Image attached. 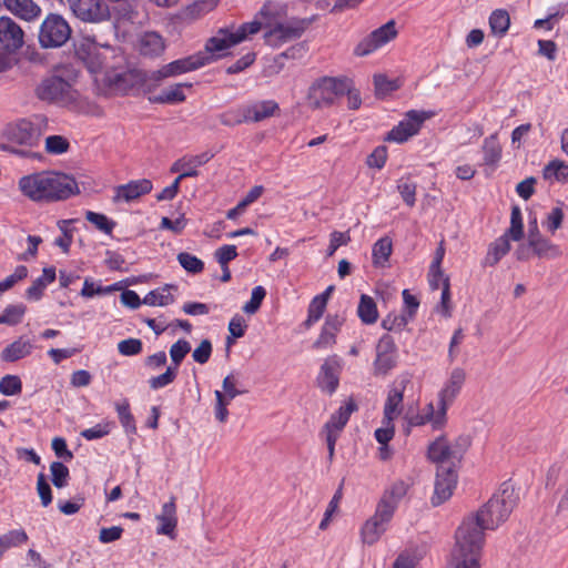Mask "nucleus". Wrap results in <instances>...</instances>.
I'll return each mask as SVG.
<instances>
[{"label":"nucleus","instance_id":"nucleus-1","mask_svg":"<svg viewBox=\"0 0 568 568\" xmlns=\"http://www.w3.org/2000/svg\"><path fill=\"white\" fill-rule=\"evenodd\" d=\"M518 501L519 494L515 486L506 480L475 515L466 517L455 534L456 545L452 551L450 568H479L484 531L495 530L505 523Z\"/></svg>","mask_w":568,"mask_h":568},{"label":"nucleus","instance_id":"nucleus-2","mask_svg":"<svg viewBox=\"0 0 568 568\" xmlns=\"http://www.w3.org/2000/svg\"><path fill=\"white\" fill-rule=\"evenodd\" d=\"M19 190L37 203H52L70 199L80 193L77 180L69 174L42 171L20 178Z\"/></svg>","mask_w":568,"mask_h":568},{"label":"nucleus","instance_id":"nucleus-3","mask_svg":"<svg viewBox=\"0 0 568 568\" xmlns=\"http://www.w3.org/2000/svg\"><path fill=\"white\" fill-rule=\"evenodd\" d=\"M1 138L8 143L0 144V150L21 156L31 155L38 159L41 158L38 153L26 152L13 148V145L33 148L39 144L41 130L31 120L23 118L8 123L2 130Z\"/></svg>","mask_w":568,"mask_h":568},{"label":"nucleus","instance_id":"nucleus-4","mask_svg":"<svg viewBox=\"0 0 568 568\" xmlns=\"http://www.w3.org/2000/svg\"><path fill=\"white\" fill-rule=\"evenodd\" d=\"M104 83L110 88H115L124 93L132 90H141L144 93H151L159 84L153 82L152 71L141 69H126L124 71H108L103 77Z\"/></svg>","mask_w":568,"mask_h":568},{"label":"nucleus","instance_id":"nucleus-5","mask_svg":"<svg viewBox=\"0 0 568 568\" xmlns=\"http://www.w3.org/2000/svg\"><path fill=\"white\" fill-rule=\"evenodd\" d=\"M346 77H322L310 88L308 99L313 109L332 106L345 94Z\"/></svg>","mask_w":568,"mask_h":568},{"label":"nucleus","instance_id":"nucleus-6","mask_svg":"<svg viewBox=\"0 0 568 568\" xmlns=\"http://www.w3.org/2000/svg\"><path fill=\"white\" fill-rule=\"evenodd\" d=\"M71 36V28L64 18L57 13H50L41 23L39 42L42 48H59Z\"/></svg>","mask_w":568,"mask_h":568},{"label":"nucleus","instance_id":"nucleus-7","mask_svg":"<svg viewBox=\"0 0 568 568\" xmlns=\"http://www.w3.org/2000/svg\"><path fill=\"white\" fill-rule=\"evenodd\" d=\"M398 347L392 335L383 334L375 346V359L373 362V375L385 377L398 365Z\"/></svg>","mask_w":568,"mask_h":568},{"label":"nucleus","instance_id":"nucleus-8","mask_svg":"<svg viewBox=\"0 0 568 568\" xmlns=\"http://www.w3.org/2000/svg\"><path fill=\"white\" fill-rule=\"evenodd\" d=\"M77 57L83 61L90 73H104L113 71L109 59L114 57V50L106 45L103 49L95 43L81 44L75 49Z\"/></svg>","mask_w":568,"mask_h":568},{"label":"nucleus","instance_id":"nucleus-9","mask_svg":"<svg viewBox=\"0 0 568 568\" xmlns=\"http://www.w3.org/2000/svg\"><path fill=\"white\" fill-rule=\"evenodd\" d=\"M36 94L41 101L57 104H67L75 99L70 82L59 75L42 80L36 89Z\"/></svg>","mask_w":568,"mask_h":568},{"label":"nucleus","instance_id":"nucleus-10","mask_svg":"<svg viewBox=\"0 0 568 568\" xmlns=\"http://www.w3.org/2000/svg\"><path fill=\"white\" fill-rule=\"evenodd\" d=\"M434 115V112L432 111H417V110H410L408 111L404 119L400 120L393 129L387 132L386 136L384 138L387 142H396V143H404L409 138L416 135L423 123L430 119Z\"/></svg>","mask_w":568,"mask_h":568},{"label":"nucleus","instance_id":"nucleus-11","mask_svg":"<svg viewBox=\"0 0 568 568\" xmlns=\"http://www.w3.org/2000/svg\"><path fill=\"white\" fill-rule=\"evenodd\" d=\"M466 381V373L460 367H455L445 386L438 394V409L437 419L435 427H444L446 425V414L448 405L454 402L457 395L460 393L463 385Z\"/></svg>","mask_w":568,"mask_h":568},{"label":"nucleus","instance_id":"nucleus-12","mask_svg":"<svg viewBox=\"0 0 568 568\" xmlns=\"http://www.w3.org/2000/svg\"><path fill=\"white\" fill-rule=\"evenodd\" d=\"M211 58L204 54H191L164 64L161 69L152 71L153 82L160 84L164 79L178 77L186 72L195 71L210 64Z\"/></svg>","mask_w":568,"mask_h":568},{"label":"nucleus","instance_id":"nucleus-13","mask_svg":"<svg viewBox=\"0 0 568 568\" xmlns=\"http://www.w3.org/2000/svg\"><path fill=\"white\" fill-rule=\"evenodd\" d=\"M310 23L311 20L300 18H292L286 22L282 21L280 24H276L273 30H267L264 33L265 42L268 45L277 48L285 42L300 39Z\"/></svg>","mask_w":568,"mask_h":568},{"label":"nucleus","instance_id":"nucleus-14","mask_svg":"<svg viewBox=\"0 0 568 568\" xmlns=\"http://www.w3.org/2000/svg\"><path fill=\"white\" fill-rule=\"evenodd\" d=\"M458 474L455 465H437L434 494L430 497V504L438 507L447 501L457 486Z\"/></svg>","mask_w":568,"mask_h":568},{"label":"nucleus","instance_id":"nucleus-15","mask_svg":"<svg viewBox=\"0 0 568 568\" xmlns=\"http://www.w3.org/2000/svg\"><path fill=\"white\" fill-rule=\"evenodd\" d=\"M343 369V361L338 355L328 356L320 367L316 376L317 387L332 396L339 386V377Z\"/></svg>","mask_w":568,"mask_h":568},{"label":"nucleus","instance_id":"nucleus-16","mask_svg":"<svg viewBox=\"0 0 568 568\" xmlns=\"http://www.w3.org/2000/svg\"><path fill=\"white\" fill-rule=\"evenodd\" d=\"M73 14L84 22H101L110 18L109 6L103 0H68Z\"/></svg>","mask_w":568,"mask_h":568},{"label":"nucleus","instance_id":"nucleus-17","mask_svg":"<svg viewBox=\"0 0 568 568\" xmlns=\"http://www.w3.org/2000/svg\"><path fill=\"white\" fill-rule=\"evenodd\" d=\"M397 34L395 21L389 20L385 24L372 31L365 37L354 49L357 57H365L373 53L378 48L383 47Z\"/></svg>","mask_w":568,"mask_h":568},{"label":"nucleus","instance_id":"nucleus-18","mask_svg":"<svg viewBox=\"0 0 568 568\" xmlns=\"http://www.w3.org/2000/svg\"><path fill=\"white\" fill-rule=\"evenodd\" d=\"M409 484L403 479H397L389 487H387L376 508H378V516L384 518H393L399 503L407 495Z\"/></svg>","mask_w":568,"mask_h":568},{"label":"nucleus","instance_id":"nucleus-19","mask_svg":"<svg viewBox=\"0 0 568 568\" xmlns=\"http://www.w3.org/2000/svg\"><path fill=\"white\" fill-rule=\"evenodd\" d=\"M23 31L21 27L9 17L0 18V53H6L10 57L11 53L22 48Z\"/></svg>","mask_w":568,"mask_h":568},{"label":"nucleus","instance_id":"nucleus-20","mask_svg":"<svg viewBox=\"0 0 568 568\" xmlns=\"http://www.w3.org/2000/svg\"><path fill=\"white\" fill-rule=\"evenodd\" d=\"M234 45L236 44L233 43L231 28L224 27L220 28L215 36L205 41L204 50L199 51L197 54H204V57L211 58L210 63H212L227 57L230 54L227 50Z\"/></svg>","mask_w":568,"mask_h":568},{"label":"nucleus","instance_id":"nucleus-21","mask_svg":"<svg viewBox=\"0 0 568 568\" xmlns=\"http://www.w3.org/2000/svg\"><path fill=\"white\" fill-rule=\"evenodd\" d=\"M410 382L408 374L400 375L393 387L389 388L384 405V419L392 422L402 412V404L406 385Z\"/></svg>","mask_w":568,"mask_h":568},{"label":"nucleus","instance_id":"nucleus-22","mask_svg":"<svg viewBox=\"0 0 568 568\" xmlns=\"http://www.w3.org/2000/svg\"><path fill=\"white\" fill-rule=\"evenodd\" d=\"M153 189V184L149 179L132 180L126 184L116 186L114 202L123 200L131 202L139 199L142 195L149 194Z\"/></svg>","mask_w":568,"mask_h":568},{"label":"nucleus","instance_id":"nucleus-23","mask_svg":"<svg viewBox=\"0 0 568 568\" xmlns=\"http://www.w3.org/2000/svg\"><path fill=\"white\" fill-rule=\"evenodd\" d=\"M392 518H384L378 516V508L375 514L368 518L361 529V536L364 544L374 545L378 541L381 536L387 530V526Z\"/></svg>","mask_w":568,"mask_h":568},{"label":"nucleus","instance_id":"nucleus-24","mask_svg":"<svg viewBox=\"0 0 568 568\" xmlns=\"http://www.w3.org/2000/svg\"><path fill=\"white\" fill-rule=\"evenodd\" d=\"M155 519L159 521L156 534L173 538L178 525L176 505L174 497H171L168 503L163 504L161 513L155 516Z\"/></svg>","mask_w":568,"mask_h":568},{"label":"nucleus","instance_id":"nucleus-25","mask_svg":"<svg viewBox=\"0 0 568 568\" xmlns=\"http://www.w3.org/2000/svg\"><path fill=\"white\" fill-rule=\"evenodd\" d=\"M220 0H196L183 7L176 14L175 19L181 22L194 21L209 12L213 11Z\"/></svg>","mask_w":568,"mask_h":568},{"label":"nucleus","instance_id":"nucleus-26","mask_svg":"<svg viewBox=\"0 0 568 568\" xmlns=\"http://www.w3.org/2000/svg\"><path fill=\"white\" fill-rule=\"evenodd\" d=\"M248 123L261 122L275 115L280 111V105L274 100H262L244 104Z\"/></svg>","mask_w":568,"mask_h":568},{"label":"nucleus","instance_id":"nucleus-27","mask_svg":"<svg viewBox=\"0 0 568 568\" xmlns=\"http://www.w3.org/2000/svg\"><path fill=\"white\" fill-rule=\"evenodd\" d=\"M358 409L356 402L351 397L342 405L324 425L326 433L333 432L338 434L348 423L351 415Z\"/></svg>","mask_w":568,"mask_h":568},{"label":"nucleus","instance_id":"nucleus-28","mask_svg":"<svg viewBox=\"0 0 568 568\" xmlns=\"http://www.w3.org/2000/svg\"><path fill=\"white\" fill-rule=\"evenodd\" d=\"M285 12L286 6L267 1L260 9L257 14L255 16V19H257L258 22L262 23V28L273 30V28H275L276 24H280L282 22Z\"/></svg>","mask_w":568,"mask_h":568},{"label":"nucleus","instance_id":"nucleus-29","mask_svg":"<svg viewBox=\"0 0 568 568\" xmlns=\"http://www.w3.org/2000/svg\"><path fill=\"white\" fill-rule=\"evenodd\" d=\"M33 348L30 339L20 336L1 351L0 358L6 363H14L31 355Z\"/></svg>","mask_w":568,"mask_h":568},{"label":"nucleus","instance_id":"nucleus-30","mask_svg":"<svg viewBox=\"0 0 568 568\" xmlns=\"http://www.w3.org/2000/svg\"><path fill=\"white\" fill-rule=\"evenodd\" d=\"M184 88H192V83H175L166 89H163L160 94L150 95L148 100L153 104H179L186 100V95L183 92Z\"/></svg>","mask_w":568,"mask_h":568},{"label":"nucleus","instance_id":"nucleus-31","mask_svg":"<svg viewBox=\"0 0 568 568\" xmlns=\"http://www.w3.org/2000/svg\"><path fill=\"white\" fill-rule=\"evenodd\" d=\"M4 7L16 17L31 21L40 17L41 8L33 0H2Z\"/></svg>","mask_w":568,"mask_h":568},{"label":"nucleus","instance_id":"nucleus-32","mask_svg":"<svg viewBox=\"0 0 568 568\" xmlns=\"http://www.w3.org/2000/svg\"><path fill=\"white\" fill-rule=\"evenodd\" d=\"M164 50V40L158 32H144L139 39V52L143 57L155 58L161 55Z\"/></svg>","mask_w":568,"mask_h":568},{"label":"nucleus","instance_id":"nucleus-33","mask_svg":"<svg viewBox=\"0 0 568 568\" xmlns=\"http://www.w3.org/2000/svg\"><path fill=\"white\" fill-rule=\"evenodd\" d=\"M452 447L447 444L446 437L440 435L428 445L427 458L438 465H445V462L453 458Z\"/></svg>","mask_w":568,"mask_h":568},{"label":"nucleus","instance_id":"nucleus-34","mask_svg":"<svg viewBox=\"0 0 568 568\" xmlns=\"http://www.w3.org/2000/svg\"><path fill=\"white\" fill-rule=\"evenodd\" d=\"M528 241L529 245L532 246L534 255L539 258L552 260L561 254L559 246L542 235Z\"/></svg>","mask_w":568,"mask_h":568},{"label":"nucleus","instance_id":"nucleus-35","mask_svg":"<svg viewBox=\"0 0 568 568\" xmlns=\"http://www.w3.org/2000/svg\"><path fill=\"white\" fill-rule=\"evenodd\" d=\"M114 409L118 414L119 422L123 427V430L126 435H136V422L131 413V406L128 398H123L120 402L114 403Z\"/></svg>","mask_w":568,"mask_h":568},{"label":"nucleus","instance_id":"nucleus-36","mask_svg":"<svg viewBox=\"0 0 568 568\" xmlns=\"http://www.w3.org/2000/svg\"><path fill=\"white\" fill-rule=\"evenodd\" d=\"M213 156L211 152H203L190 158L183 156L172 164L170 172L182 173L184 170H197L199 166L206 164Z\"/></svg>","mask_w":568,"mask_h":568},{"label":"nucleus","instance_id":"nucleus-37","mask_svg":"<svg viewBox=\"0 0 568 568\" xmlns=\"http://www.w3.org/2000/svg\"><path fill=\"white\" fill-rule=\"evenodd\" d=\"M509 240L507 235L503 234L489 245L485 257V265H496L510 251Z\"/></svg>","mask_w":568,"mask_h":568},{"label":"nucleus","instance_id":"nucleus-38","mask_svg":"<svg viewBox=\"0 0 568 568\" xmlns=\"http://www.w3.org/2000/svg\"><path fill=\"white\" fill-rule=\"evenodd\" d=\"M393 252V241L389 236L378 239L372 248V260L374 266H385Z\"/></svg>","mask_w":568,"mask_h":568},{"label":"nucleus","instance_id":"nucleus-39","mask_svg":"<svg viewBox=\"0 0 568 568\" xmlns=\"http://www.w3.org/2000/svg\"><path fill=\"white\" fill-rule=\"evenodd\" d=\"M357 315L359 320L366 324H374L378 318L377 305L373 297L367 294H362L357 307Z\"/></svg>","mask_w":568,"mask_h":568},{"label":"nucleus","instance_id":"nucleus-40","mask_svg":"<svg viewBox=\"0 0 568 568\" xmlns=\"http://www.w3.org/2000/svg\"><path fill=\"white\" fill-rule=\"evenodd\" d=\"M484 163L489 166H496L501 159V146L497 134L487 136L483 142Z\"/></svg>","mask_w":568,"mask_h":568},{"label":"nucleus","instance_id":"nucleus-41","mask_svg":"<svg viewBox=\"0 0 568 568\" xmlns=\"http://www.w3.org/2000/svg\"><path fill=\"white\" fill-rule=\"evenodd\" d=\"M170 288H176L174 284H165L162 288L150 291L143 298V304L149 306H168L174 302L171 293L164 294Z\"/></svg>","mask_w":568,"mask_h":568},{"label":"nucleus","instance_id":"nucleus-42","mask_svg":"<svg viewBox=\"0 0 568 568\" xmlns=\"http://www.w3.org/2000/svg\"><path fill=\"white\" fill-rule=\"evenodd\" d=\"M510 26V18L505 9H496L490 13L489 27L493 34L504 37Z\"/></svg>","mask_w":568,"mask_h":568},{"label":"nucleus","instance_id":"nucleus-43","mask_svg":"<svg viewBox=\"0 0 568 568\" xmlns=\"http://www.w3.org/2000/svg\"><path fill=\"white\" fill-rule=\"evenodd\" d=\"M374 87L375 95L378 99H385L400 88V82L397 79H388L385 74H375Z\"/></svg>","mask_w":568,"mask_h":568},{"label":"nucleus","instance_id":"nucleus-44","mask_svg":"<svg viewBox=\"0 0 568 568\" xmlns=\"http://www.w3.org/2000/svg\"><path fill=\"white\" fill-rule=\"evenodd\" d=\"M504 234L516 242L524 237L523 214L519 206L514 205L511 207L510 227Z\"/></svg>","mask_w":568,"mask_h":568},{"label":"nucleus","instance_id":"nucleus-45","mask_svg":"<svg viewBox=\"0 0 568 568\" xmlns=\"http://www.w3.org/2000/svg\"><path fill=\"white\" fill-rule=\"evenodd\" d=\"M115 428L113 420L103 419L91 428L83 429L80 435L87 440H97L108 436Z\"/></svg>","mask_w":568,"mask_h":568},{"label":"nucleus","instance_id":"nucleus-46","mask_svg":"<svg viewBox=\"0 0 568 568\" xmlns=\"http://www.w3.org/2000/svg\"><path fill=\"white\" fill-rule=\"evenodd\" d=\"M262 29V23L257 19L250 22H244L239 26L235 30L231 28V36L233 43L239 44L248 39L250 36L256 34Z\"/></svg>","mask_w":568,"mask_h":568},{"label":"nucleus","instance_id":"nucleus-47","mask_svg":"<svg viewBox=\"0 0 568 568\" xmlns=\"http://www.w3.org/2000/svg\"><path fill=\"white\" fill-rule=\"evenodd\" d=\"M221 124L225 126H236L242 123H248L244 104L234 109H229L219 115Z\"/></svg>","mask_w":568,"mask_h":568},{"label":"nucleus","instance_id":"nucleus-48","mask_svg":"<svg viewBox=\"0 0 568 568\" xmlns=\"http://www.w3.org/2000/svg\"><path fill=\"white\" fill-rule=\"evenodd\" d=\"M542 174L546 180L566 181L568 180V164L561 160H552L544 168Z\"/></svg>","mask_w":568,"mask_h":568},{"label":"nucleus","instance_id":"nucleus-49","mask_svg":"<svg viewBox=\"0 0 568 568\" xmlns=\"http://www.w3.org/2000/svg\"><path fill=\"white\" fill-rule=\"evenodd\" d=\"M85 219L106 235H111L116 225V222L106 215L93 211H87Z\"/></svg>","mask_w":568,"mask_h":568},{"label":"nucleus","instance_id":"nucleus-50","mask_svg":"<svg viewBox=\"0 0 568 568\" xmlns=\"http://www.w3.org/2000/svg\"><path fill=\"white\" fill-rule=\"evenodd\" d=\"M51 481L57 488H64L69 484L70 470L62 462H52L50 465Z\"/></svg>","mask_w":568,"mask_h":568},{"label":"nucleus","instance_id":"nucleus-51","mask_svg":"<svg viewBox=\"0 0 568 568\" xmlns=\"http://www.w3.org/2000/svg\"><path fill=\"white\" fill-rule=\"evenodd\" d=\"M326 305L327 304L325 302H323L322 298H318L316 296H314L312 298V301L308 304V308H307V317L304 321V326L306 328H310L311 326H313L316 322H318L321 320V317L323 316V314L326 310Z\"/></svg>","mask_w":568,"mask_h":568},{"label":"nucleus","instance_id":"nucleus-52","mask_svg":"<svg viewBox=\"0 0 568 568\" xmlns=\"http://www.w3.org/2000/svg\"><path fill=\"white\" fill-rule=\"evenodd\" d=\"M178 371L179 369H176V367H173L171 365L168 366L164 373L158 376H152L148 381L149 387L152 390H158L166 387L168 385L172 384L175 381L178 376Z\"/></svg>","mask_w":568,"mask_h":568},{"label":"nucleus","instance_id":"nucleus-53","mask_svg":"<svg viewBox=\"0 0 568 568\" xmlns=\"http://www.w3.org/2000/svg\"><path fill=\"white\" fill-rule=\"evenodd\" d=\"M409 322V317H406L403 313H389L382 320L381 325L387 332H402L406 328Z\"/></svg>","mask_w":568,"mask_h":568},{"label":"nucleus","instance_id":"nucleus-54","mask_svg":"<svg viewBox=\"0 0 568 568\" xmlns=\"http://www.w3.org/2000/svg\"><path fill=\"white\" fill-rule=\"evenodd\" d=\"M190 351L191 344L186 339L181 338L176 341L170 348L171 366L179 369L180 365L182 364L185 356L190 353Z\"/></svg>","mask_w":568,"mask_h":568},{"label":"nucleus","instance_id":"nucleus-55","mask_svg":"<svg viewBox=\"0 0 568 568\" xmlns=\"http://www.w3.org/2000/svg\"><path fill=\"white\" fill-rule=\"evenodd\" d=\"M176 258L180 265L191 274H199L204 270V262L191 253L181 252Z\"/></svg>","mask_w":568,"mask_h":568},{"label":"nucleus","instance_id":"nucleus-56","mask_svg":"<svg viewBox=\"0 0 568 568\" xmlns=\"http://www.w3.org/2000/svg\"><path fill=\"white\" fill-rule=\"evenodd\" d=\"M26 312L27 306L22 303L7 305L2 312V316L8 321L4 322V324L9 326H16L20 324L23 320Z\"/></svg>","mask_w":568,"mask_h":568},{"label":"nucleus","instance_id":"nucleus-57","mask_svg":"<svg viewBox=\"0 0 568 568\" xmlns=\"http://www.w3.org/2000/svg\"><path fill=\"white\" fill-rule=\"evenodd\" d=\"M22 392V382L17 375H6L0 379V393L4 396L18 395Z\"/></svg>","mask_w":568,"mask_h":568},{"label":"nucleus","instance_id":"nucleus-58","mask_svg":"<svg viewBox=\"0 0 568 568\" xmlns=\"http://www.w3.org/2000/svg\"><path fill=\"white\" fill-rule=\"evenodd\" d=\"M265 296L266 290L261 285L255 286L252 290L250 301L243 306V312L246 314H255L260 310Z\"/></svg>","mask_w":568,"mask_h":568},{"label":"nucleus","instance_id":"nucleus-59","mask_svg":"<svg viewBox=\"0 0 568 568\" xmlns=\"http://www.w3.org/2000/svg\"><path fill=\"white\" fill-rule=\"evenodd\" d=\"M143 351V343L139 338L129 337L118 343V352L122 356H136Z\"/></svg>","mask_w":568,"mask_h":568},{"label":"nucleus","instance_id":"nucleus-60","mask_svg":"<svg viewBox=\"0 0 568 568\" xmlns=\"http://www.w3.org/2000/svg\"><path fill=\"white\" fill-rule=\"evenodd\" d=\"M69 148L68 139L62 135H49L45 139V151L50 154H63Z\"/></svg>","mask_w":568,"mask_h":568},{"label":"nucleus","instance_id":"nucleus-61","mask_svg":"<svg viewBox=\"0 0 568 568\" xmlns=\"http://www.w3.org/2000/svg\"><path fill=\"white\" fill-rule=\"evenodd\" d=\"M27 540L28 535L23 529H13L0 536V544H2L7 549L20 546L27 542Z\"/></svg>","mask_w":568,"mask_h":568},{"label":"nucleus","instance_id":"nucleus-62","mask_svg":"<svg viewBox=\"0 0 568 568\" xmlns=\"http://www.w3.org/2000/svg\"><path fill=\"white\" fill-rule=\"evenodd\" d=\"M37 491L43 507H48L53 499L52 489L43 473H39L37 477Z\"/></svg>","mask_w":568,"mask_h":568},{"label":"nucleus","instance_id":"nucleus-63","mask_svg":"<svg viewBox=\"0 0 568 568\" xmlns=\"http://www.w3.org/2000/svg\"><path fill=\"white\" fill-rule=\"evenodd\" d=\"M416 189L417 185L415 182L400 180L397 184V190L403 201L409 207H413L416 203Z\"/></svg>","mask_w":568,"mask_h":568},{"label":"nucleus","instance_id":"nucleus-64","mask_svg":"<svg viewBox=\"0 0 568 568\" xmlns=\"http://www.w3.org/2000/svg\"><path fill=\"white\" fill-rule=\"evenodd\" d=\"M387 161V148L385 145L376 146L366 159L368 168L382 170Z\"/></svg>","mask_w":568,"mask_h":568}]
</instances>
